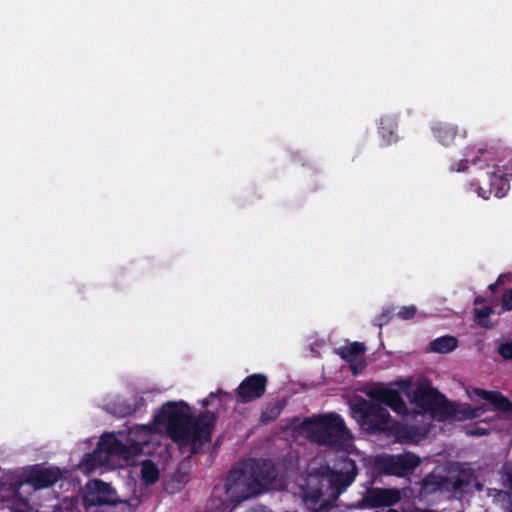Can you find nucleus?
I'll list each match as a JSON object with an SVG mask.
<instances>
[{
    "mask_svg": "<svg viewBox=\"0 0 512 512\" xmlns=\"http://www.w3.org/2000/svg\"><path fill=\"white\" fill-rule=\"evenodd\" d=\"M154 423L166 427L170 439L180 447L190 446L191 453L198 452L211 441L217 421L215 412L206 410L197 417L184 401H168L154 415Z\"/></svg>",
    "mask_w": 512,
    "mask_h": 512,
    "instance_id": "f257e3e1",
    "label": "nucleus"
},
{
    "mask_svg": "<svg viewBox=\"0 0 512 512\" xmlns=\"http://www.w3.org/2000/svg\"><path fill=\"white\" fill-rule=\"evenodd\" d=\"M278 470L267 459L251 458L229 471L225 480L227 500L234 506L277 486Z\"/></svg>",
    "mask_w": 512,
    "mask_h": 512,
    "instance_id": "f03ea898",
    "label": "nucleus"
},
{
    "mask_svg": "<svg viewBox=\"0 0 512 512\" xmlns=\"http://www.w3.org/2000/svg\"><path fill=\"white\" fill-rule=\"evenodd\" d=\"M301 427L308 440L319 446L345 451L352 444L353 436L337 413L306 418Z\"/></svg>",
    "mask_w": 512,
    "mask_h": 512,
    "instance_id": "7ed1b4c3",
    "label": "nucleus"
},
{
    "mask_svg": "<svg viewBox=\"0 0 512 512\" xmlns=\"http://www.w3.org/2000/svg\"><path fill=\"white\" fill-rule=\"evenodd\" d=\"M413 403L421 408L423 411L430 413L434 418L439 420L457 419L462 420L467 417H475L477 414H466L463 412V416L460 417L461 413L458 405L454 402L447 400V398L441 394L437 388L430 385H420L413 391Z\"/></svg>",
    "mask_w": 512,
    "mask_h": 512,
    "instance_id": "20e7f679",
    "label": "nucleus"
},
{
    "mask_svg": "<svg viewBox=\"0 0 512 512\" xmlns=\"http://www.w3.org/2000/svg\"><path fill=\"white\" fill-rule=\"evenodd\" d=\"M141 503L139 496L128 500H118L116 491L110 484L101 480L93 482V488L83 496V504L86 508L104 507L103 512H133Z\"/></svg>",
    "mask_w": 512,
    "mask_h": 512,
    "instance_id": "39448f33",
    "label": "nucleus"
},
{
    "mask_svg": "<svg viewBox=\"0 0 512 512\" xmlns=\"http://www.w3.org/2000/svg\"><path fill=\"white\" fill-rule=\"evenodd\" d=\"M357 473L355 461L346 455L339 457L334 468L325 465L317 470L321 481L328 483L331 495L334 497H338L354 482Z\"/></svg>",
    "mask_w": 512,
    "mask_h": 512,
    "instance_id": "423d86ee",
    "label": "nucleus"
},
{
    "mask_svg": "<svg viewBox=\"0 0 512 512\" xmlns=\"http://www.w3.org/2000/svg\"><path fill=\"white\" fill-rule=\"evenodd\" d=\"M352 411L361 429L370 434L392 428L389 411L378 403L362 399L352 406Z\"/></svg>",
    "mask_w": 512,
    "mask_h": 512,
    "instance_id": "0eeeda50",
    "label": "nucleus"
},
{
    "mask_svg": "<svg viewBox=\"0 0 512 512\" xmlns=\"http://www.w3.org/2000/svg\"><path fill=\"white\" fill-rule=\"evenodd\" d=\"M63 476L60 468L45 466L44 464H35L30 466L22 477H11L10 490L18 494L24 485H30L35 490L52 487Z\"/></svg>",
    "mask_w": 512,
    "mask_h": 512,
    "instance_id": "6e6552de",
    "label": "nucleus"
},
{
    "mask_svg": "<svg viewBox=\"0 0 512 512\" xmlns=\"http://www.w3.org/2000/svg\"><path fill=\"white\" fill-rule=\"evenodd\" d=\"M508 173L499 166H493L491 171L482 175L480 183H471V187L477 192L478 196L487 200L492 194L497 198H502L509 190Z\"/></svg>",
    "mask_w": 512,
    "mask_h": 512,
    "instance_id": "1a4fd4ad",
    "label": "nucleus"
},
{
    "mask_svg": "<svg viewBox=\"0 0 512 512\" xmlns=\"http://www.w3.org/2000/svg\"><path fill=\"white\" fill-rule=\"evenodd\" d=\"M420 463L421 459L418 455L406 452L380 458L377 467L385 475L406 477L412 474Z\"/></svg>",
    "mask_w": 512,
    "mask_h": 512,
    "instance_id": "9d476101",
    "label": "nucleus"
},
{
    "mask_svg": "<svg viewBox=\"0 0 512 512\" xmlns=\"http://www.w3.org/2000/svg\"><path fill=\"white\" fill-rule=\"evenodd\" d=\"M268 378L263 373H254L245 377L235 390L238 403L246 404L261 398L267 388Z\"/></svg>",
    "mask_w": 512,
    "mask_h": 512,
    "instance_id": "9b49d317",
    "label": "nucleus"
},
{
    "mask_svg": "<svg viewBox=\"0 0 512 512\" xmlns=\"http://www.w3.org/2000/svg\"><path fill=\"white\" fill-rule=\"evenodd\" d=\"M401 499V493L396 488H369L363 498L356 504L357 508H378L392 506Z\"/></svg>",
    "mask_w": 512,
    "mask_h": 512,
    "instance_id": "f8f14e48",
    "label": "nucleus"
},
{
    "mask_svg": "<svg viewBox=\"0 0 512 512\" xmlns=\"http://www.w3.org/2000/svg\"><path fill=\"white\" fill-rule=\"evenodd\" d=\"M366 351V347L363 343L353 342L349 345L343 346L337 349V354L350 364V368L354 375L358 374L359 370H362L365 367V361L363 359L357 363V360L360 356H362Z\"/></svg>",
    "mask_w": 512,
    "mask_h": 512,
    "instance_id": "ddd939ff",
    "label": "nucleus"
},
{
    "mask_svg": "<svg viewBox=\"0 0 512 512\" xmlns=\"http://www.w3.org/2000/svg\"><path fill=\"white\" fill-rule=\"evenodd\" d=\"M436 493H447V475L432 471L420 482V495L427 497Z\"/></svg>",
    "mask_w": 512,
    "mask_h": 512,
    "instance_id": "4468645a",
    "label": "nucleus"
},
{
    "mask_svg": "<svg viewBox=\"0 0 512 512\" xmlns=\"http://www.w3.org/2000/svg\"><path fill=\"white\" fill-rule=\"evenodd\" d=\"M369 396L381 404L389 406L393 411L400 413L405 409V402L395 389L380 388L370 392Z\"/></svg>",
    "mask_w": 512,
    "mask_h": 512,
    "instance_id": "2eb2a0df",
    "label": "nucleus"
},
{
    "mask_svg": "<svg viewBox=\"0 0 512 512\" xmlns=\"http://www.w3.org/2000/svg\"><path fill=\"white\" fill-rule=\"evenodd\" d=\"M474 393L479 398L488 401L496 410L503 412L512 410V402L499 391H488L477 388Z\"/></svg>",
    "mask_w": 512,
    "mask_h": 512,
    "instance_id": "dca6fc26",
    "label": "nucleus"
},
{
    "mask_svg": "<svg viewBox=\"0 0 512 512\" xmlns=\"http://www.w3.org/2000/svg\"><path fill=\"white\" fill-rule=\"evenodd\" d=\"M107 462V457H104L103 451L97 448L92 453H87L84 455L82 460L80 461L78 467L79 470L85 474H89L93 472L96 468L101 467Z\"/></svg>",
    "mask_w": 512,
    "mask_h": 512,
    "instance_id": "f3484780",
    "label": "nucleus"
},
{
    "mask_svg": "<svg viewBox=\"0 0 512 512\" xmlns=\"http://www.w3.org/2000/svg\"><path fill=\"white\" fill-rule=\"evenodd\" d=\"M98 447L103 451V455L107 459L109 456H118L120 458L124 451V443L113 435L103 436L98 443Z\"/></svg>",
    "mask_w": 512,
    "mask_h": 512,
    "instance_id": "a211bd4d",
    "label": "nucleus"
},
{
    "mask_svg": "<svg viewBox=\"0 0 512 512\" xmlns=\"http://www.w3.org/2000/svg\"><path fill=\"white\" fill-rule=\"evenodd\" d=\"M434 137L445 146L453 143L457 135V127L448 123H437L432 127Z\"/></svg>",
    "mask_w": 512,
    "mask_h": 512,
    "instance_id": "6ab92c4d",
    "label": "nucleus"
},
{
    "mask_svg": "<svg viewBox=\"0 0 512 512\" xmlns=\"http://www.w3.org/2000/svg\"><path fill=\"white\" fill-rule=\"evenodd\" d=\"M458 346V340L451 335H444L432 340L429 344V349L432 352L439 354H447L455 350Z\"/></svg>",
    "mask_w": 512,
    "mask_h": 512,
    "instance_id": "aec40b11",
    "label": "nucleus"
},
{
    "mask_svg": "<svg viewBox=\"0 0 512 512\" xmlns=\"http://www.w3.org/2000/svg\"><path fill=\"white\" fill-rule=\"evenodd\" d=\"M285 400H277L268 403L261 412L260 422L268 424L275 421L285 408Z\"/></svg>",
    "mask_w": 512,
    "mask_h": 512,
    "instance_id": "412c9836",
    "label": "nucleus"
},
{
    "mask_svg": "<svg viewBox=\"0 0 512 512\" xmlns=\"http://www.w3.org/2000/svg\"><path fill=\"white\" fill-rule=\"evenodd\" d=\"M503 486L506 490L498 492L497 497L502 502L506 512H512V472L507 471L502 476Z\"/></svg>",
    "mask_w": 512,
    "mask_h": 512,
    "instance_id": "4be33fe9",
    "label": "nucleus"
},
{
    "mask_svg": "<svg viewBox=\"0 0 512 512\" xmlns=\"http://www.w3.org/2000/svg\"><path fill=\"white\" fill-rule=\"evenodd\" d=\"M470 484V475L464 472L453 477L447 476V493H461Z\"/></svg>",
    "mask_w": 512,
    "mask_h": 512,
    "instance_id": "5701e85b",
    "label": "nucleus"
},
{
    "mask_svg": "<svg viewBox=\"0 0 512 512\" xmlns=\"http://www.w3.org/2000/svg\"><path fill=\"white\" fill-rule=\"evenodd\" d=\"M141 479L146 486L155 484L159 479V470L152 460H146L141 467Z\"/></svg>",
    "mask_w": 512,
    "mask_h": 512,
    "instance_id": "b1692460",
    "label": "nucleus"
},
{
    "mask_svg": "<svg viewBox=\"0 0 512 512\" xmlns=\"http://www.w3.org/2000/svg\"><path fill=\"white\" fill-rule=\"evenodd\" d=\"M10 483H11V481H9V477L8 476L4 477L3 481L1 482L2 486H4V487L8 486L7 489L14 496L13 503H12V506H11L12 510L14 512H31L32 511V507L30 506L28 499L27 498L18 497L20 492L18 494L13 493L10 490Z\"/></svg>",
    "mask_w": 512,
    "mask_h": 512,
    "instance_id": "393cba45",
    "label": "nucleus"
},
{
    "mask_svg": "<svg viewBox=\"0 0 512 512\" xmlns=\"http://www.w3.org/2000/svg\"><path fill=\"white\" fill-rule=\"evenodd\" d=\"M494 313V310L490 306L474 309V321L477 325L483 328H490V316Z\"/></svg>",
    "mask_w": 512,
    "mask_h": 512,
    "instance_id": "a878e982",
    "label": "nucleus"
},
{
    "mask_svg": "<svg viewBox=\"0 0 512 512\" xmlns=\"http://www.w3.org/2000/svg\"><path fill=\"white\" fill-rule=\"evenodd\" d=\"M123 450L124 451L121 454L120 458L128 461L134 458L135 456L140 455L143 452V445L142 443L136 441L124 443Z\"/></svg>",
    "mask_w": 512,
    "mask_h": 512,
    "instance_id": "bb28decb",
    "label": "nucleus"
},
{
    "mask_svg": "<svg viewBox=\"0 0 512 512\" xmlns=\"http://www.w3.org/2000/svg\"><path fill=\"white\" fill-rule=\"evenodd\" d=\"M478 162H481L480 157L478 156H471L469 153L465 154V158L460 160L457 163H454L451 167V171L456 172H463L468 169V163L477 164Z\"/></svg>",
    "mask_w": 512,
    "mask_h": 512,
    "instance_id": "cd10ccee",
    "label": "nucleus"
},
{
    "mask_svg": "<svg viewBox=\"0 0 512 512\" xmlns=\"http://www.w3.org/2000/svg\"><path fill=\"white\" fill-rule=\"evenodd\" d=\"M113 413L119 417L131 416L135 413V407L125 402L114 404Z\"/></svg>",
    "mask_w": 512,
    "mask_h": 512,
    "instance_id": "c85d7f7f",
    "label": "nucleus"
},
{
    "mask_svg": "<svg viewBox=\"0 0 512 512\" xmlns=\"http://www.w3.org/2000/svg\"><path fill=\"white\" fill-rule=\"evenodd\" d=\"M499 355L505 360H512V341L501 343L498 346Z\"/></svg>",
    "mask_w": 512,
    "mask_h": 512,
    "instance_id": "c756f323",
    "label": "nucleus"
},
{
    "mask_svg": "<svg viewBox=\"0 0 512 512\" xmlns=\"http://www.w3.org/2000/svg\"><path fill=\"white\" fill-rule=\"evenodd\" d=\"M501 308L504 312L512 311V288L503 293L501 298Z\"/></svg>",
    "mask_w": 512,
    "mask_h": 512,
    "instance_id": "7c9ffc66",
    "label": "nucleus"
},
{
    "mask_svg": "<svg viewBox=\"0 0 512 512\" xmlns=\"http://www.w3.org/2000/svg\"><path fill=\"white\" fill-rule=\"evenodd\" d=\"M416 312H417V309L415 306H413V305L404 306L398 311L397 316L403 320H408V319L413 318L415 316Z\"/></svg>",
    "mask_w": 512,
    "mask_h": 512,
    "instance_id": "2f4dec72",
    "label": "nucleus"
},
{
    "mask_svg": "<svg viewBox=\"0 0 512 512\" xmlns=\"http://www.w3.org/2000/svg\"><path fill=\"white\" fill-rule=\"evenodd\" d=\"M225 395L228 396V393L224 392L222 389H218L216 392H211L209 395L200 401L203 407H208L216 398Z\"/></svg>",
    "mask_w": 512,
    "mask_h": 512,
    "instance_id": "473e14b6",
    "label": "nucleus"
},
{
    "mask_svg": "<svg viewBox=\"0 0 512 512\" xmlns=\"http://www.w3.org/2000/svg\"><path fill=\"white\" fill-rule=\"evenodd\" d=\"M391 313H392L391 308L384 309L382 311V313L379 315V317L377 318V325L379 327H382L383 325L387 324L391 318Z\"/></svg>",
    "mask_w": 512,
    "mask_h": 512,
    "instance_id": "72a5a7b5",
    "label": "nucleus"
},
{
    "mask_svg": "<svg viewBox=\"0 0 512 512\" xmlns=\"http://www.w3.org/2000/svg\"><path fill=\"white\" fill-rule=\"evenodd\" d=\"M505 277L506 275L504 274L500 275L495 283H492L488 286L489 290L495 292L498 289V286L503 283V279Z\"/></svg>",
    "mask_w": 512,
    "mask_h": 512,
    "instance_id": "f704fd0d",
    "label": "nucleus"
},
{
    "mask_svg": "<svg viewBox=\"0 0 512 512\" xmlns=\"http://www.w3.org/2000/svg\"><path fill=\"white\" fill-rule=\"evenodd\" d=\"M54 512H71V510L58 505L55 507Z\"/></svg>",
    "mask_w": 512,
    "mask_h": 512,
    "instance_id": "c9c22d12",
    "label": "nucleus"
},
{
    "mask_svg": "<svg viewBox=\"0 0 512 512\" xmlns=\"http://www.w3.org/2000/svg\"><path fill=\"white\" fill-rule=\"evenodd\" d=\"M472 435H485L486 434V430L485 429H477L473 432H471Z\"/></svg>",
    "mask_w": 512,
    "mask_h": 512,
    "instance_id": "e433bc0d",
    "label": "nucleus"
},
{
    "mask_svg": "<svg viewBox=\"0 0 512 512\" xmlns=\"http://www.w3.org/2000/svg\"><path fill=\"white\" fill-rule=\"evenodd\" d=\"M380 133L383 135V137L386 136V134H385V127H384V121L383 120H381Z\"/></svg>",
    "mask_w": 512,
    "mask_h": 512,
    "instance_id": "4c0bfd02",
    "label": "nucleus"
},
{
    "mask_svg": "<svg viewBox=\"0 0 512 512\" xmlns=\"http://www.w3.org/2000/svg\"><path fill=\"white\" fill-rule=\"evenodd\" d=\"M140 429L146 433L151 431V427L145 425L141 426Z\"/></svg>",
    "mask_w": 512,
    "mask_h": 512,
    "instance_id": "58836bf2",
    "label": "nucleus"
},
{
    "mask_svg": "<svg viewBox=\"0 0 512 512\" xmlns=\"http://www.w3.org/2000/svg\"><path fill=\"white\" fill-rule=\"evenodd\" d=\"M478 152L481 154V155H485L486 154V151L483 150V149H479Z\"/></svg>",
    "mask_w": 512,
    "mask_h": 512,
    "instance_id": "ea45409f",
    "label": "nucleus"
},
{
    "mask_svg": "<svg viewBox=\"0 0 512 512\" xmlns=\"http://www.w3.org/2000/svg\"><path fill=\"white\" fill-rule=\"evenodd\" d=\"M388 134H389V136H392L393 135V130L389 129Z\"/></svg>",
    "mask_w": 512,
    "mask_h": 512,
    "instance_id": "a19ab883",
    "label": "nucleus"
},
{
    "mask_svg": "<svg viewBox=\"0 0 512 512\" xmlns=\"http://www.w3.org/2000/svg\"><path fill=\"white\" fill-rule=\"evenodd\" d=\"M481 301H482V299H481V298H476V299H475V303H479V302H481Z\"/></svg>",
    "mask_w": 512,
    "mask_h": 512,
    "instance_id": "79ce46f5",
    "label": "nucleus"
}]
</instances>
